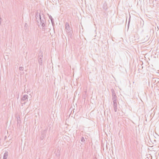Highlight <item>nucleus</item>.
Returning <instances> with one entry per match:
<instances>
[{
    "label": "nucleus",
    "instance_id": "obj_15",
    "mask_svg": "<svg viewBox=\"0 0 159 159\" xmlns=\"http://www.w3.org/2000/svg\"><path fill=\"white\" fill-rule=\"evenodd\" d=\"M111 92L112 93H116L115 92V91L113 89H112L111 90Z\"/></svg>",
    "mask_w": 159,
    "mask_h": 159
},
{
    "label": "nucleus",
    "instance_id": "obj_20",
    "mask_svg": "<svg viewBox=\"0 0 159 159\" xmlns=\"http://www.w3.org/2000/svg\"><path fill=\"white\" fill-rule=\"evenodd\" d=\"M39 15H38L37 16H35V17H36V19H37V17H38V18H39Z\"/></svg>",
    "mask_w": 159,
    "mask_h": 159
},
{
    "label": "nucleus",
    "instance_id": "obj_5",
    "mask_svg": "<svg viewBox=\"0 0 159 159\" xmlns=\"http://www.w3.org/2000/svg\"><path fill=\"white\" fill-rule=\"evenodd\" d=\"M113 108L115 112L117 111V101L113 102Z\"/></svg>",
    "mask_w": 159,
    "mask_h": 159
},
{
    "label": "nucleus",
    "instance_id": "obj_4",
    "mask_svg": "<svg viewBox=\"0 0 159 159\" xmlns=\"http://www.w3.org/2000/svg\"><path fill=\"white\" fill-rule=\"evenodd\" d=\"M65 28L67 32L69 33L70 31V28L68 23L66 22V23Z\"/></svg>",
    "mask_w": 159,
    "mask_h": 159
},
{
    "label": "nucleus",
    "instance_id": "obj_19",
    "mask_svg": "<svg viewBox=\"0 0 159 159\" xmlns=\"http://www.w3.org/2000/svg\"><path fill=\"white\" fill-rule=\"evenodd\" d=\"M103 131L104 132H105V133H106V131H105V130H104V129H103ZM107 131V132H108V130H106Z\"/></svg>",
    "mask_w": 159,
    "mask_h": 159
},
{
    "label": "nucleus",
    "instance_id": "obj_16",
    "mask_svg": "<svg viewBox=\"0 0 159 159\" xmlns=\"http://www.w3.org/2000/svg\"><path fill=\"white\" fill-rule=\"evenodd\" d=\"M60 152V151L59 152ZM56 155L57 156H60V153H59V152H58V153L57 154V153H56Z\"/></svg>",
    "mask_w": 159,
    "mask_h": 159
},
{
    "label": "nucleus",
    "instance_id": "obj_14",
    "mask_svg": "<svg viewBox=\"0 0 159 159\" xmlns=\"http://www.w3.org/2000/svg\"><path fill=\"white\" fill-rule=\"evenodd\" d=\"M81 141L82 142H84V141H85V139L83 137H82L81 138Z\"/></svg>",
    "mask_w": 159,
    "mask_h": 159
},
{
    "label": "nucleus",
    "instance_id": "obj_9",
    "mask_svg": "<svg viewBox=\"0 0 159 159\" xmlns=\"http://www.w3.org/2000/svg\"><path fill=\"white\" fill-rule=\"evenodd\" d=\"M45 130H43L42 132L43 133V134H42V136L40 137V139L41 140H43L45 134H44L45 132Z\"/></svg>",
    "mask_w": 159,
    "mask_h": 159
},
{
    "label": "nucleus",
    "instance_id": "obj_11",
    "mask_svg": "<svg viewBox=\"0 0 159 159\" xmlns=\"http://www.w3.org/2000/svg\"><path fill=\"white\" fill-rule=\"evenodd\" d=\"M149 39V37H148V36H147L146 37V38H145L143 39L144 42H145L147 41H148V40Z\"/></svg>",
    "mask_w": 159,
    "mask_h": 159
},
{
    "label": "nucleus",
    "instance_id": "obj_13",
    "mask_svg": "<svg viewBox=\"0 0 159 159\" xmlns=\"http://www.w3.org/2000/svg\"><path fill=\"white\" fill-rule=\"evenodd\" d=\"M24 67L22 66L20 67L19 68V69L20 71H23L24 70Z\"/></svg>",
    "mask_w": 159,
    "mask_h": 159
},
{
    "label": "nucleus",
    "instance_id": "obj_6",
    "mask_svg": "<svg viewBox=\"0 0 159 159\" xmlns=\"http://www.w3.org/2000/svg\"><path fill=\"white\" fill-rule=\"evenodd\" d=\"M117 97L116 93H112V100L113 102L117 101Z\"/></svg>",
    "mask_w": 159,
    "mask_h": 159
},
{
    "label": "nucleus",
    "instance_id": "obj_2",
    "mask_svg": "<svg viewBox=\"0 0 159 159\" xmlns=\"http://www.w3.org/2000/svg\"><path fill=\"white\" fill-rule=\"evenodd\" d=\"M43 55L42 52H40L38 56V62L39 65L42 66L43 64Z\"/></svg>",
    "mask_w": 159,
    "mask_h": 159
},
{
    "label": "nucleus",
    "instance_id": "obj_1",
    "mask_svg": "<svg viewBox=\"0 0 159 159\" xmlns=\"http://www.w3.org/2000/svg\"><path fill=\"white\" fill-rule=\"evenodd\" d=\"M39 18L40 20V24L42 27L43 30L45 31V27L46 24V20L44 18V14L43 12H40L39 14Z\"/></svg>",
    "mask_w": 159,
    "mask_h": 159
},
{
    "label": "nucleus",
    "instance_id": "obj_7",
    "mask_svg": "<svg viewBox=\"0 0 159 159\" xmlns=\"http://www.w3.org/2000/svg\"><path fill=\"white\" fill-rule=\"evenodd\" d=\"M8 152L6 151L3 157V159H7L8 156Z\"/></svg>",
    "mask_w": 159,
    "mask_h": 159
},
{
    "label": "nucleus",
    "instance_id": "obj_17",
    "mask_svg": "<svg viewBox=\"0 0 159 159\" xmlns=\"http://www.w3.org/2000/svg\"><path fill=\"white\" fill-rule=\"evenodd\" d=\"M130 18V17H129V22H128V27L129 26Z\"/></svg>",
    "mask_w": 159,
    "mask_h": 159
},
{
    "label": "nucleus",
    "instance_id": "obj_10",
    "mask_svg": "<svg viewBox=\"0 0 159 159\" xmlns=\"http://www.w3.org/2000/svg\"><path fill=\"white\" fill-rule=\"evenodd\" d=\"M49 18L51 20L52 24H53V19L52 18V16L51 15L49 16Z\"/></svg>",
    "mask_w": 159,
    "mask_h": 159
},
{
    "label": "nucleus",
    "instance_id": "obj_3",
    "mask_svg": "<svg viewBox=\"0 0 159 159\" xmlns=\"http://www.w3.org/2000/svg\"><path fill=\"white\" fill-rule=\"evenodd\" d=\"M28 96L27 95H25L23 96L21 99L22 104H25L26 102L27 101V98Z\"/></svg>",
    "mask_w": 159,
    "mask_h": 159
},
{
    "label": "nucleus",
    "instance_id": "obj_22",
    "mask_svg": "<svg viewBox=\"0 0 159 159\" xmlns=\"http://www.w3.org/2000/svg\"><path fill=\"white\" fill-rule=\"evenodd\" d=\"M110 132H111L110 130H109Z\"/></svg>",
    "mask_w": 159,
    "mask_h": 159
},
{
    "label": "nucleus",
    "instance_id": "obj_18",
    "mask_svg": "<svg viewBox=\"0 0 159 159\" xmlns=\"http://www.w3.org/2000/svg\"><path fill=\"white\" fill-rule=\"evenodd\" d=\"M35 14L36 16H37L39 14H38V12H36Z\"/></svg>",
    "mask_w": 159,
    "mask_h": 159
},
{
    "label": "nucleus",
    "instance_id": "obj_12",
    "mask_svg": "<svg viewBox=\"0 0 159 159\" xmlns=\"http://www.w3.org/2000/svg\"><path fill=\"white\" fill-rule=\"evenodd\" d=\"M25 30H27L28 29V26L27 24L26 23H25Z\"/></svg>",
    "mask_w": 159,
    "mask_h": 159
},
{
    "label": "nucleus",
    "instance_id": "obj_21",
    "mask_svg": "<svg viewBox=\"0 0 159 159\" xmlns=\"http://www.w3.org/2000/svg\"><path fill=\"white\" fill-rule=\"evenodd\" d=\"M1 20H0V25L1 24Z\"/></svg>",
    "mask_w": 159,
    "mask_h": 159
},
{
    "label": "nucleus",
    "instance_id": "obj_8",
    "mask_svg": "<svg viewBox=\"0 0 159 159\" xmlns=\"http://www.w3.org/2000/svg\"><path fill=\"white\" fill-rule=\"evenodd\" d=\"M103 9L105 10L106 11L107 9V3L106 2H105L103 4Z\"/></svg>",
    "mask_w": 159,
    "mask_h": 159
}]
</instances>
